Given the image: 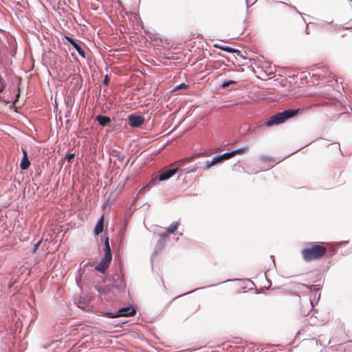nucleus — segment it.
<instances>
[{
  "instance_id": "21",
  "label": "nucleus",
  "mask_w": 352,
  "mask_h": 352,
  "mask_svg": "<svg viewBox=\"0 0 352 352\" xmlns=\"http://www.w3.org/2000/svg\"><path fill=\"white\" fill-rule=\"evenodd\" d=\"M41 240H38L33 245V248H32V252L33 253H35L37 250V249L38 248L39 245H41Z\"/></svg>"
},
{
  "instance_id": "12",
  "label": "nucleus",
  "mask_w": 352,
  "mask_h": 352,
  "mask_svg": "<svg viewBox=\"0 0 352 352\" xmlns=\"http://www.w3.org/2000/svg\"><path fill=\"white\" fill-rule=\"evenodd\" d=\"M72 45L78 52L79 56H80L82 58H85V52L78 43H77L76 42H73V44Z\"/></svg>"
},
{
  "instance_id": "20",
  "label": "nucleus",
  "mask_w": 352,
  "mask_h": 352,
  "mask_svg": "<svg viewBox=\"0 0 352 352\" xmlns=\"http://www.w3.org/2000/svg\"><path fill=\"white\" fill-rule=\"evenodd\" d=\"M74 157V153H72L69 152H67L65 153V159L67 160V162H70L72 159H73Z\"/></svg>"
},
{
  "instance_id": "16",
  "label": "nucleus",
  "mask_w": 352,
  "mask_h": 352,
  "mask_svg": "<svg viewBox=\"0 0 352 352\" xmlns=\"http://www.w3.org/2000/svg\"><path fill=\"white\" fill-rule=\"evenodd\" d=\"M197 166H192L190 168H187L186 169H184V170H182L181 171L184 172V173L187 174V173H194L197 170Z\"/></svg>"
},
{
  "instance_id": "28",
  "label": "nucleus",
  "mask_w": 352,
  "mask_h": 352,
  "mask_svg": "<svg viewBox=\"0 0 352 352\" xmlns=\"http://www.w3.org/2000/svg\"><path fill=\"white\" fill-rule=\"evenodd\" d=\"M306 33H307V34H309V27H308V25H307V27H306Z\"/></svg>"
},
{
  "instance_id": "15",
  "label": "nucleus",
  "mask_w": 352,
  "mask_h": 352,
  "mask_svg": "<svg viewBox=\"0 0 352 352\" xmlns=\"http://www.w3.org/2000/svg\"><path fill=\"white\" fill-rule=\"evenodd\" d=\"M192 158H185L182 159L179 161H177L172 164V166L177 165L178 166H182L185 162H188L191 160Z\"/></svg>"
},
{
  "instance_id": "3",
  "label": "nucleus",
  "mask_w": 352,
  "mask_h": 352,
  "mask_svg": "<svg viewBox=\"0 0 352 352\" xmlns=\"http://www.w3.org/2000/svg\"><path fill=\"white\" fill-rule=\"evenodd\" d=\"M135 314V309L132 307H126L120 309L116 314L111 315V318L120 317V316H131Z\"/></svg>"
},
{
  "instance_id": "19",
  "label": "nucleus",
  "mask_w": 352,
  "mask_h": 352,
  "mask_svg": "<svg viewBox=\"0 0 352 352\" xmlns=\"http://www.w3.org/2000/svg\"><path fill=\"white\" fill-rule=\"evenodd\" d=\"M235 83H236V81L232 80H228V81H223L221 83V87L226 88V87H228L229 85H233V84H235Z\"/></svg>"
},
{
  "instance_id": "25",
  "label": "nucleus",
  "mask_w": 352,
  "mask_h": 352,
  "mask_svg": "<svg viewBox=\"0 0 352 352\" xmlns=\"http://www.w3.org/2000/svg\"><path fill=\"white\" fill-rule=\"evenodd\" d=\"M108 82H109V78H108V76L106 75L105 78L103 80V83L105 85H107Z\"/></svg>"
},
{
  "instance_id": "1",
  "label": "nucleus",
  "mask_w": 352,
  "mask_h": 352,
  "mask_svg": "<svg viewBox=\"0 0 352 352\" xmlns=\"http://www.w3.org/2000/svg\"><path fill=\"white\" fill-rule=\"evenodd\" d=\"M327 249L320 245H314L311 248H306L301 250L300 254L304 261H309L322 257Z\"/></svg>"
},
{
  "instance_id": "14",
  "label": "nucleus",
  "mask_w": 352,
  "mask_h": 352,
  "mask_svg": "<svg viewBox=\"0 0 352 352\" xmlns=\"http://www.w3.org/2000/svg\"><path fill=\"white\" fill-rule=\"evenodd\" d=\"M177 222H173L170 226L167 229V233L168 234H172L175 232V230H177Z\"/></svg>"
},
{
  "instance_id": "5",
  "label": "nucleus",
  "mask_w": 352,
  "mask_h": 352,
  "mask_svg": "<svg viewBox=\"0 0 352 352\" xmlns=\"http://www.w3.org/2000/svg\"><path fill=\"white\" fill-rule=\"evenodd\" d=\"M112 258L103 256L100 263L96 265L95 269L99 272L104 274L106 270L108 268L109 263L111 261Z\"/></svg>"
},
{
  "instance_id": "27",
  "label": "nucleus",
  "mask_w": 352,
  "mask_h": 352,
  "mask_svg": "<svg viewBox=\"0 0 352 352\" xmlns=\"http://www.w3.org/2000/svg\"><path fill=\"white\" fill-rule=\"evenodd\" d=\"M3 85L1 80L0 79V93L3 90Z\"/></svg>"
},
{
  "instance_id": "8",
  "label": "nucleus",
  "mask_w": 352,
  "mask_h": 352,
  "mask_svg": "<svg viewBox=\"0 0 352 352\" xmlns=\"http://www.w3.org/2000/svg\"><path fill=\"white\" fill-rule=\"evenodd\" d=\"M104 227V218L102 216L97 221V223L94 228V234L98 235L100 233L102 232Z\"/></svg>"
},
{
  "instance_id": "2",
  "label": "nucleus",
  "mask_w": 352,
  "mask_h": 352,
  "mask_svg": "<svg viewBox=\"0 0 352 352\" xmlns=\"http://www.w3.org/2000/svg\"><path fill=\"white\" fill-rule=\"evenodd\" d=\"M298 112V109H287L282 112L278 113L270 118L266 122V125L271 126L283 123L286 120L296 116Z\"/></svg>"
},
{
  "instance_id": "4",
  "label": "nucleus",
  "mask_w": 352,
  "mask_h": 352,
  "mask_svg": "<svg viewBox=\"0 0 352 352\" xmlns=\"http://www.w3.org/2000/svg\"><path fill=\"white\" fill-rule=\"evenodd\" d=\"M144 122V119L141 116L131 114L128 116L129 124L132 127H139Z\"/></svg>"
},
{
  "instance_id": "11",
  "label": "nucleus",
  "mask_w": 352,
  "mask_h": 352,
  "mask_svg": "<svg viewBox=\"0 0 352 352\" xmlns=\"http://www.w3.org/2000/svg\"><path fill=\"white\" fill-rule=\"evenodd\" d=\"M96 120L98 121V122L101 126H106L108 123H109L111 122V119L109 117L103 116H100V115L97 116L96 118Z\"/></svg>"
},
{
  "instance_id": "30",
  "label": "nucleus",
  "mask_w": 352,
  "mask_h": 352,
  "mask_svg": "<svg viewBox=\"0 0 352 352\" xmlns=\"http://www.w3.org/2000/svg\"><path fill=\"white\" fill-rule=\"evenodd\" d=\"M160 237H161L162 240H164L165 238V234H164V235L161 234Z\"/></svg>"
},
{
  "instance_id": "10",
  "label": "nucleus",
  "mask_w": 352,
  "mask_h": 352,
  "mask_svg": "<svg viewBox=\"0 0 352 352\" xmlns=\"http://www.w3.org/2000/svg\"><path fill=\"white\" fill-rule=\"evenodd\" d=\"M103 250L104 252V254L103 256L112 258L111 247H110V244H109V237L108 236H107L105 238V239H104V246Z\"/></svg>"
},
{
  "instance_id": "17",
  "label": "nucleus",
  "mask_w": 352,
  "mask_h": 352,
  "mask_svg": "<svg viewBox=\"0 0 352 352\" xmlns=\"http://www.w3.org/2000/svg\"><path fill=\"white\" fill-rule=\"evenodd\" d=\"M212 164L215 165L217 164H219V163H221L223 161L221 158V157L219 155H216L214 156L212 160Z\"/></svg>"
},
{
  "instance_id": "13",
  "label": "nucleus",
  "mask_w": 352,
  "mask_h": 352,
  "mask_svg": "<svg viewBox=\"0 0 352 352\" xmlns=\"http://www.w3.org/2000/svg\"><path fill=\"white\" fill-rule=\"evenodd\" d=\"M248 150V146L245 145L241 146V148H236L234 151H232V154L234 156L236 154L244 153Z\"/></svg>"
},
{
  "instance_id": "6",
  "label": "nucleus",
  "mask_w": 352,
  "mask_h": 352,
  "mask_svg": "<svg viewBox=\"0 0 352 352\" xmlns=\"http://www.w3.org/2000/svg\"><path fill=\"white\" fill-rule=\"evenodd\" d=\"M178 170V166L167 170L163 173H162L159 176L158 179L160 181H165L170 178L172 176L174 175L175 173H176Z\"/></svg>"
},
{
  "instance_id": "9",
  "label": "nucleus",
  "mask_w": 352,
  "mask_h": 352,
  "mask_svg": "<svg viewBox=\"0 0 352 352\" xmlns=\"http://www.w3.org/2000/svg\"><path fill=\"white\" fill-rule=\"evenodd\" d=\"M214 47L216 48H219L223 51L229 52V53H235V52L240 53V51L237 49H235V48H233V47H231L229 46L223 45L221 44H218V43L214 44Z\"/></svg>"
},
{
  "instance_id": "24",
  "label": "nucleus",
  "mask_w": 352,
  "mask_h": 352,
  "mask_svg": "<svg viewBox=\"0 0 352 352\" xmlns=\"http://www.w3.org/2000/svg\"><path fill=\"white\" fill-rule=\"evenodd\" d=\"M186 87V85H185V84H184V83H181V84H179V85H177V86L175 87V89H179V88Z\"/></svg>"
},
{
  "instance_id": "26",
  "label": "nucleus",
  "mask_w": 352,
  "mask_h": 352,
  "mask_svg": "<svg viewBox=\"0 0 352 352\" xmlns=\"http://www.w3.org/2000/svg\"><path fill=\"white\" fill-rule=\"evenodd\" d=\"M291 8H292L293 10H295V11H296V12L299 15H302V14L300 12H299V11L296 9V7H294V6H291Z\"/></svg>"
},
{
  "instance_id": "29",
  "label": "nucleus",
  "mask_w": 352,
  "mask_h": 352,
  "mask_svg": "<svg viewBox=\"0 0 352 352\" xmlns=\"http://www.w3.org/2000/svg\"><path fill=\"white\" fill-rule=\"evenodd\" d=\"M120 282V286H121V287H124V283H123V280L121 279Z\"/></svg>"
},
{
  "instance_id": "7",
  "label": "nucleus",
  "mask_w": 352,
  "mask_h": 352,
  "mask_svg": "<svg viewBox=\"0 0 352 352\" xmlns=\"http://www.w3.org/2000/svg\"><path fill=\"white\" fill-rule=\"evenodd\" d=\"M23 158L20 163V168L22 170H26L30 165V162L28 160V152L25 149L22 148Z\"/></svg>"
},
{
  "instance_id": "22",
  "label": "nucleus",
  "mask_w": 352,
  "mask_h": 352,
  "mask_svg": "<svg viewBox=\"0 0 352 352\" xmlns=\"http://www.w3.org/2000/svg\"><path fill=\"white\" fill-rule=\"evenodd\" d=\"M213 164H212V161H206L204 162V168L205 169H209L211 166H212Z\"/></svg>"
},
{
  "instance_id": "23",
  "label": "nucleus",
  "mask_w": 352,
  "mask_h": 352,
  "mask_svg": "<svg viewBox=\"0 0 352 352\" xmlns=\"http://www.w3.org/2000/svg\"><path fill=\"white\" fill-rule=\"evenodd\" d=\"M65 38H66L67 41H69L70 42L71 45H72V44H73V42H76V41H74V39H73V38H71V37L65 36Z\"/></svg>"
},
{
  "instance_id": "18",
  "label": "nucleus",
  "mask_w": 352,
  "mask_h": 352,
  "mask_svg": "<svg viewBox=\"0 0 352 352\" xmlns=\"http://www.w3.org/2000/svg\"><path fill=\"white\" fill-rule=\"evenodd\" d=\"M219 156L221 157L222 161L223 162L225 160H227L231 157H232V151L230 152H227V153H225L222 155H219Z\"/></svg>"
}]
</instances>
